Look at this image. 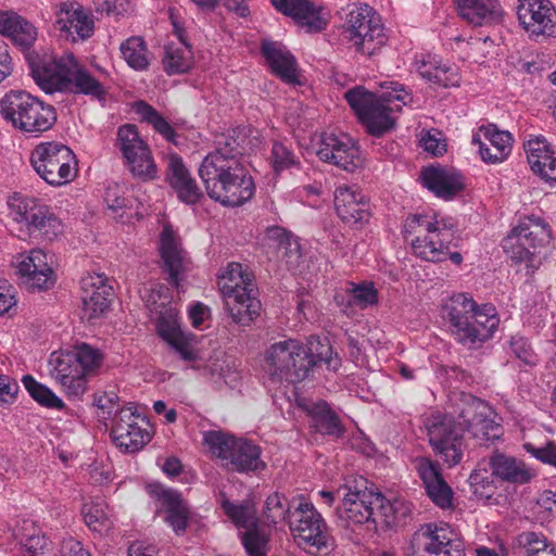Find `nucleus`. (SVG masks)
I'll return each mask as SVG.
<instances>
[{
    "label": "nucleus",
    "mask_w": 556,
    "mask_h": 556,
    "mask_svg": "<svg viewBox=\"0 0 556 556\" xmlns=\"http://www.w3.org/2000/svg\"><path fill=\"white\" fill-rule=\"evenodd\" d=\"M278 345L271 344L260 359V369L263 372L264 384L270 390L275 386L278 372Z\"/></svg>",
    "instance_id": "obj_58"
},
{
    "label": "nucleus",
    "mask_w": 556,
    "mask_h": 556,
    "mask_svg": "<svg viewBox=\"0 0 556 556\" xmlns=\"http://www.w3.org/2000/svg\"><path fill=\"white\" fill-rule=\"evenodd\" d=\"M479 136L472 138V143L479 146L482 160L486 163H501L511 151L513 138L508 131L498 130L494 125L482 126Z\"/></svg>",
    "instance_id": "obj_32"
},
{
    "label": "nucleus",
    "mask_w": 556,
    "mask_h": 556,
    "mask_svg": "<svg viewBox=\"0 0 556 556\" xmlns=\"http://www.w3.org/2000/svg\"><path fill=\"white\" fill-rule=\"evenodd\" d=\"M54 17L55 29L66 40H86L93 34V18L78 2L64 1L55 4Z\"/></svg>",
    "instance_id": "obj_24"
},
{
    "label": "nucleus",
    "mask_w": 556,
    "mask_h": 556,
    "mask_svg": "<svg viewBox=\"0 0 556 556\" xmlns=\"http://www.w3.org/2000/svg\"><path fill=\"white\" fill-rule=\"evenodd\" d=\"M170 18L179 42H170L165 46L163 66L165 72L169 75L182 74L191 68L192 52L190 47L185 41L182 28L174 20L173 15H170Z\"/></svg>",
    "instance_id": "obj_41"
},
{
    "label": "nucleus",
    "mask_w": 556,
    "mask_h": 556,
    "mask_svg": "<svg viewBox=\"0 0 556 556\" xmlns=\"http://www.w3.org/2000/svg\"><path fill=\"white\" fill-rule=\"evenodd\" d=\"M280 81L296 92L307 85V78L289 50L280 47Z\"/></svg>",
    "instance_id": "obj_52"
},
{
    "label": "nucleus",
    "mask_w": 556,
    "mask_h": 556,
    "mask_svg": "<svg viewBox=\"0 0 556 556\" xmlns=\"http://www.w3.org/2000/svg\"><path fill=\"white\" fill-rule=\"evenodd\" d=\"M81 515L85 523L94 532L108 531L113 525L110 509L105 501L100 497L86 502L81 508Z\"/></svg>",
    "instance_id": "obj_44"
},
{
    "label": "nucleus",
    "mask_w": 556,
    "mask_h": 556,
    "mask_svg": "<svg viewBox=\"0 0 556 556\" xmlns=\"http://www.w3.org/2000/svg\"><path fill=\"white\" fill-rule=\"evenodd\" d=\"M49 372L61 391L73 400H81L88 390V375L66 352H53L50 355Z\"/></svg>",
    "instance_id": "obj_22"
},
{
    "label": "nucleus",
    "mask_w": 556,
    "mask_h": 556,
    "mask_svg": "<svg viewBox=\"0 0 556 556\" xmlns=\"http://www.w3.org/2000/svg\"><path fill=\"white\" fill-rule=\"evenodd\" d=\"M94 404L101 412V418L111 424L118 412L123 409L119 405V397L114 391H104L94 394Z\"/></svg>",
    "instance_id": "obj_57"
},
{
    "label": "nucleus",
    "mask_w": 556,
    "mask_h": 556,
    "mask_svg": "<svg viewBox=\"0 0 556 556\" xmlns=\"http://www.w3.org/2000/svg\"><path fill=\"white\" fill-rule=\"evenodd\" d=\"M429 83L447 88L458 86L459 84V75L457 68L446 63H443L437 72H434L433 76L429 80Z\"/></svg>",
    "instance_id": "obj_61"
},
{
    "label": "nucleus",
    "mask_w": 556,
    "mask_h": 556,
    "mask_svg": "<svg viewBox=\"0 0 556 556\" xmlns=\"http://www.w3.org/2000/svg\"><path fill=\"white\" fill-rule=\"evenodd\" d=\"M514 354L526 364H534L535 356L523 338H514L510 342Z\"/></svg>",
    "instance_id": "obj_64"
},
{
    "label": "nucleus",
    "mask_w": 556,
    "mask_h": 556,
    "mask_svg": "<svg viewBox=\"0 0 556 556\" xmlns=\"http://www.w3.org/2000/svg\"><path fill=\"white\" fill-rule=\"evenodd\" d=\"M381 501H375L374 507L376 514V523L379 521L387 526L394 525V501H388L381 493L377 492Z\"/></svg>",
    "instance_id": "obj_63"
},
{
    "label": "nucleus",
    "mask_w": 556,
    "mask_h": 556,
    "mask_svg": "<svg viewBox=\"0 0 556 556\" xmlns=\"http://www.w3.org/2000/svg\"><path fill=\"white\" fill-rule=\"evenodd\" d=\"M111 437L115 445L125 452H137L151 440L149 421L134 403H127L111 424Z\"/></svg>",
    "instance_id": "obj_17"
},
{
    "label": "nucleus",
    "mask_w": 556,
    "mask_h": 556,
    "mask_svg": "<svg viewBox=\"0 0 556 556\" xmlns=\"http://www.w3.org/2000/svg\"><path fill=\"white\" fill-rule=\"evenodd\" d=\"M147 491L154 502L157 511L164 514L165 522L176 534L185 532L188 526L190 509L181 495L160 483H150Z\"/></svg>",
    "instance_id": "obj_26"
},
{
    "label": "nucleus",
    "mask_w": 556,
    "mask_h": 556,
    "mask_svg": "<svg viewBox=\"0 0 556 556\" xmlns=\"http://www.w3.org/2000/svg\"><path fill=\"white\" fill-rule=\"evenodd\" d=\"M442 317L454 340L468 350H478L494 334L500 319L491 304L478 305L467 293H456L442 306Z\"/></svg>",
    "instance_id": "obj_3"
},
{
    "label": "nucleus",
    "mask_w": 556,
    "mask_h": 556,
    "mask_svg": "<svg viewBox=\"0 0 556 556\" xmlns=\"http://www.w3.org/2000/svg\"><path fill=\"white\" fill-rule=\"evenodd\" d=\"M424 186L444 200L454 198L464 189L462 176L443 167H428L421 172Z\"/></svg>",
    "instance_id": "obj_38"
},
{
    "label": "nucleus",
    "mask_w": 556,
    "mask_h": 556,
    "mask_svg": "<svg viewBox=\"0 0 556 556\" xmlns=\"http://www.w3.org/2000/svg\"><path fill=\"white\" fill-rule=\"evenodd\" d=\"M462 18L473 26L498 23L503 10L497 0H455Z\"/></svg>",
    "instance_id": "obj_39"
},
{
    "label": "nucleus",
    "mask_w": 556,
    "mask_h": 556,
    "mask_svg": "<svg viewBox=\"0 0 556 556\" xmlns=\"http://www.w3.org/2000/svg\"><path fill=\"white\" fill-rule=\"evenodd\" d=\"M66 353L75 359V363L81 367L88 377L98 372L104 359L101 350L85 342L76 343Z\"/></svg>",
    "instance_id": "obj_51"
},
{
    "label": "nucleus",
    "mask_w": 556,
    "mask_h": 556,
    "mask_svg": "<svg viewBox=\"0 0 556 556\" xmlns=\"http://www.w3.org/2000/svg\"><path fill=\"white\" fill-rule=\"evenodd\" d=\"M14 534L29 556H36L42 553L48 546V539L31 520H23L22 523L17 526Z\"/></svg>",
    "instance_id": "obj_50"
},
{
    "label": "nucleus",
    "mask_w": 556,
    "mask_h": 556,
    "mask_svg": "<svg viewBox=\"0 0 556 556\" xmlns=\"http://www.w3.org/2000/svg\"><path fill=\"white\" fill-rule=\"evenodd\" d=\"M338 152L336 153L334 164L337 167L354 172L364 164L359 148L356 141L345 132H339Z\"/></svg>",
    "instance_id": "obj_45"
},
{
    "label": "nucleus",
    "mask_w": 556,
    "mask_h": 556,
    "mask_svg": "<svg viewBox=\"0 0 556 556\" xmlns=\"http://www.w3.org/2000/svg\"><path fill=\"white\" fill-rule=\"evenodd\" d=\"M442 64L443 63L440 59L431 54H420L419 56H416L415 60L416 71L420 77L427 81L431 79L434 72H437Z\"/></svg>",
    "instance_id": "obj_62"
},
{
    "label": "nucleus",
    "mask_w": 556,
    "mask_h": 556,
    "mask_svg": "<svg viewBox=\"0 0 556 556\" xmlns=\"http://www.w3.org/2000/svg\"><path fill=\"white\" fill-rule=\"evenodd\" d=\"M414 466L421 479L428 496L441 508L453 504V491L443 479L437 464L428 457H416Z\"/></svg>",
    "instance_id": "obj_29"
},
{
    "label": "nucleus",
    "mask_w": 556,
    "mask_h": 556,
    "mask_svg": "<svg viewBox=\"0 0 556 556\" xmlns=\"http://www.w3.org/2000/svg\"><path fill=\"white\" fill-rule=\"evenodd\" d=\"M216 144L202 161L199 176L211 199L226 206L242 205L254 194L253 179L238 157L233 138L222 135Z\"/></svg>",
    "instance_id": "obj_1"
},
{
    "label": "nucleus",
    "mask_w": 556,
    "mask_h": 556,
    "mask_svg": "<svg viewBox=\"0 0 556 556\" xmlns=\"http://www.w3.org/2000/svg\"><path fill=\"white\" fill-rule=\"evenodd\" d=\"M293 543L311 555H326L334 546V539L326 520L302 494L286 498L282 515Z\"/></svg>",
    "instance_id": "obj_5"
},
{
    "label": "nucleus",
    "mask_w": 556,
    "mask_h": 556,
    "mask_svg": "<svg viewBox=\"0 0 556 556\" xmlns=\"http://www.w3.org/2000/svg\"><path fill=\"white\" fill-rule=\"evenodd\" d=\"M121 54L127 65L135 71L148 70L151 61V53L146 41L139 36H132L119 46Z\"/></svg>",
    "instance_id": "obj_43"
},
{
    "label": "nucleus",
    "mask_w": 556,
    "mask_h": 556,
    "mask_svg": "<svg viewBox=\"0 0 556 556\" xmlns=\"http://www.w3.org/2000/svg\"><path fill=\"white\" fill-rule=\"evenodd\" d=\"M551 240V228L542 218L528 216L504 240V250L516 264L525 263L528 274L538 268L539 249Z\"/></svg>",
    "instance_id": "obj_10"
},
{
    "label": "nucleus",
    "mask_w": 556,
    "mask_h": 556,
    "mask_svg": "<svg viewBox=\"0 0 556 556\" xmlns=\"http://www.w3.org/2000/svg\"><path fill=\"white\" fill-rule=\"evenodd\" d=\"M519 545L525 549L526 556H541L542 552L556 548L554 544L548 543L543 534L528 531L518 536Z\"/></svg>",
    "instance_id": "obj_56"
},
{
    "label": "nucleus",
    "mask_w": 556,
    "mask_h": 556,
    "mask_svg": "<svg viewBox=\"0 0 556 556\" xmlns=\"http://www.w3.org/2000/svg\"><path fill=\"white\" fill-rule=\"evenodd\" d=\"M280 13L291 17L306 33H319L327 26L320 10L307 0H280Z\"/></svg>",
    "instance_id": "obj_36"
},
{
    "label": "nucleus",
    "mask_w": 556,
    "mask_h": 556,
    "mask_svg": "<svg viewBox=\"0 0 556 556\" xmlns=\"http://www.w3.org/2000/svg\"><path fill=\"white\" fill-rule=\"evenodd\" d=\"M428 441L437 456L448 466L460 463L463 457L464 427L451 415L433 414L425 422Z\"/></svg>",
    "instance_id": "obj_14"
},
{
    "label": "nucleus",
    "mask_w": 556,
    "mask_h": 556,
    "mask_svg": "<svg viewBox=\"0 0 556 556\" xmlns=\"http://www.w3.org/2000/svg\"><path fill=\"white\" fill-rule=\"evenodd\" d=\"M410 547L414 554L427 553L433 556H464L462 541L444 523L421 525L412 536Z\"/></svg>",
    "instance_id": "obj_19"
},
{
    "label": "nucleus",
    "mask_w": 556,
    "mask_h": 556,
    "mask_svg": "<svg viewBox=\"0 0 556 556\" xmlns=\"http://www.w3.org/2000/svg\"><path fill=\"white\" fill-rule=\"evenodd\" d=\"M134 111L139 117L152 125L153 128L161 134L166 140L173 141L175 137V130L169 123L159 114V112L143 101L135 102Z\"/></svg>",
    "instance_id": "obj_54"
},
{
    "label": "nucleus",
    "mask_w": 556,
    "mask_h": 556,
    "mask_svg": "<svg viewBox=\"0 0 556 556\" xmlns=\"http://www.w3.org/2000/svg\"><path fill=\"white\" fill-rule=\"evenodd\" d=\"M157 250L161 268L167 275V280L178 288L191 263L179 235L168 224L162 228Z\"/></svg>",
    "instance_id": "obj_23"
},
{
    "label": "nucleus",
    "mask_w": 556,
    "mask_h": 556,
    "mask_svg": "<svg viewBox=\"0 0 556 556\" xmlns=\"http://www.w3.org/2000/svg\"><path fill=\"white\" fill-rule=\"evenodd\" d=\"M75 66L76 59L71 53L60 56L45 55L31 64V74L36 84L46 93L65 92Z\"/></svg>",
    "instance_id": "obj_21"
},
{
    "label": "nucleus",
    "mask_w": 556,
    "mask_h": 556,
    "mask_svg": "<svg viewBox=\"0 0 556 556\" xmlns=\"http://www.w3.org/2000/svg\"><path fill=\"white\" fill-rule=\"evenodd\" d=\"M65 92L84 93L97 99H103L105 89L100 81H98L87 71L80 68L76 61L75 72L71 75L70 84Z\"/></svg>",
    "instance_id": "obj_49"
},
{
    "label": "nucleus",
    "mask_w": 556,
    "mask_h": 556,
    "mask_svg": "<svg viewBox=\"0 0 556 556\" xmlns=\"http://www.w3.org/2000/svg\"><path fill=\"white\" fill-rule=\"evenodd\" d=\"M336 304L346 316H354L357 311L366 309L378 303V291L372 282H349L345 293L334 296Z\"/></svg>",
    "instance_id": "obj_34"
},
{
    "label": "nucleus",
    "mask_w": 556,
    "mask_h": 556,
    "mask_svg": "<svg viewBox=\"0 0 556 556\" xmlns=\"http://www.w3.org/2000/svg\"><path fill=\"white\" fill-rule=\"evenodd\" d=\"M0 33L24 48L30 47L37 39L35 26L12 11L0 10Z\"/></svg>",
    "instance_id": "obj_42"
},
{
    "label": "nucleus",
    "mask_w": 556,
    "mask_h": 556,
    "mask_svg": "<svg viewBox=\"0 0 556 556\" xmlns=\"http://www.w3.org/2000/svg\"><path fill=\"white\" fill-rule=\"evenodd\" d=\"M296 404L300 408L307 413L312 419V427L321 434L339 438L344 433L337 414L330 408L325 401L312 402L305 397L296 396Z\"/></svg>",
    "instance_id": "obj_35"
},
{
    "label": "nucleus",
    "mask_w": 556,
    "mask_h": 556,
    "mask_svg": "<svg viewBox=\"0 0 556 556\" xmlns=\"http://www.w3.org/2000/svg\"><path fill=\"white\" fill-rule=\"evenodd\" d=\"M29 395L41 406L54 409H63L65 404L50 388L39 383L33 376L26 375L22 379Z\"/></svg>",
    "instance_id": "obj_53"
},
{
    "label": "nucleus",
    "mask_w": 556,
    "mask_h": 556,
    "mask_svg": "<svg viewBox=\"0 0 556 556\" xmlns=\"http://www.w3.org/2000/svg\"><path fill=\"white\" fill-rule=\"evenodd\" d=\"M522 447L527 453L533 456L539 462L556 468V442L547 441L542 446H535L531 442H525Z\"/></svg>",
    "instance_id": "obj_60"
},
{
    "label": "nucleus",
    "mask_w": 556,
    "mask_h": 556,
    "mask_svg": "<svg viewBox=\"0 0 556 556\" xmlns=\"http://www.w3.org/2000/svg\"><path fill=\"white\" fill-rule=\"evenodd\" d=\"M338 140L339 132H323L316 146L317 156L324 162L334 164Z\"/></svg>",
    "instance_id": "obj_59"
},
{
    "label": "nucleus",
    "mask_w": 556,
    "mask_h": 556,
    "mask_svg": "<svg viewBox=\"0 0 556 556\" xmlns=\"http://www.w3.org/2000/svg\"><path fill=\"white\" fill-rule=\"evenodd\" d=\"M229 464L240 472L253 471L261 465L260 450L252 442L238 438Z\"/></svg>",
    "instance_id": "obj_47"
},
{
    "label": "nucleus",
    "mask_w": 556,
    "mask_h": 556,
    "mask_svg": "<svg viewBox=\"0 0 556 556\" xmlns=\"http://www.w3.org/2000/svg\"><path fill=\"white\" fill-rule=\"evenodd\" d=\"M492 476L513 484H526L535 477V471L523 460L496 453L490 459Z\"/></svg>",
    "instance_id": "obj_40"
},
{
    "label": "nucleus",
    "mask_w": 556,
    "mask_h": 556,
    "mask_svg": "<svg viewBox=\"0 0 556 556\" xmlns=\"http://www.w3.org/2000/svg\"><path fill=\"white\" fill-rule=\"evenodd\" d=\"M7 207L13 222L30 235H38L51 241L63 231L61 220L51 208L35 198L14 193L8 198Z\"/></svg>",
    "instance_id": "obj_12"
},
{
    "label": "nucleus",
    "mask_w": 556,
    "mask_h": 556,
    "mask_svg": "<svg viewBox=\"0 0 556 556\" xmlns=\"http://www.w3.org/2000/svg\"><path fill=\"white\" fill-rule=\"evenodd\" d=\"M222 507L230 520L240 529L243 546L249 556H264L267 539L256 526L255 508L251 503L235 504L228 500L222 502Z\"/></svg>",
    "instance_id": "obj_25"
},
{
    "label": "nucleus",
    "mask_w": 556,
    "mask_h": 556,
    "mask_svg": "<svg viewBox=\"0 0 556 556\" xmlns=\"http://www.w3.org/2000/svg\"><path fill=\"white\" fill-rule=\"evenodd\" d=\"M0 114L14 129L27 134L47 131L56 122L52 105L24 90H10L0 99Z\"/></svg>",
    "instance_id": "obj_7"
},
{
    "label": "nucleus",
    "mask_w": 556,
    "mask_h": 556,
    "mask_svg": "<svg viewBox=\"0 0 556 556\" xmlns=\"http://www.w3.org/2000/svg\"><path fill=\"white\" fill-rule=\"evenodd\" d=\"M167 177L181 202L194 204L199 201L202 192L177 154L167 156Z\"/></svg>",
    "instance_id": "obj_37"
},
{
    "label": "nucleus",
    "mask_w": 556,
    "mask_h": 556,
    "mask_svg": "<svg viewBox=\"0 0 556 556\" xmlns=\"http://www.w3.org/2000/svg\"><path fill=\"white\" fill-rule=\"evenodd\" d=\"M17 275L23 285L31 290H48L56 281L53 258L41 249L18 253L14 258Z\"/></svg>",
    "instance_id": "obj_20"
},
{
    "label": "nucleus",
    "mask_w": 556,
    "mask_h": 556,
    "mask_svg": "<svg viewBox=\"0 0 556 556\" xmlns=\"http://www.w3.org/2000/svg\"><path fill=\"white\" fill-rule=\"evenodd\" d=\"M459 424L480 444L494 442L503 434L497 415L482 400L465 395L458 414Z\"/></svg>",
    "instance_id": "obj_18"
},
{
    "label": "nucleus",
    "mask_w": 556,
    "mask_h": 556,
    "mask_svg": "<svg viewBox=\"0 0 556 556\" xmlns=\"http://www.w3.org/2000/svg\"><path fill=\"white\" fill-rule=\"evenodd\" d=\"M113 296L112 287L104 276L88 274L81 279V314L83 318L93 320L104 315Z\"/></svg>",
    "instance_id": "obj_28"
},
{
    "label": "nucleus",
    "mask_w": 556,
    "mask_h": 556,
    "mask_svg": "<svg viewBox=\"0 0 556 556\" xmlns=\"http://www.w3.org/2000/svg\"><path fill=\"white\" fill-rule=\"evenodd\" d=\"M103 203L111 216L122 223H126L131 215V199L125 197V190L118 184L108 185Z\"/></svg>",
    "instance_id": "obj_46"
},
{
    "label": "nucleus",
    "mask_w": 556,
    "mask_h": 556,
    "mask_svg": "<svg viewBox=\"0 0 556 556\" xmlns=\"http://www.w3.org/2000/svg\"><path fill=\"white\" fill-rule=\"evenodd\" d=\"M308 249L302 244L301 239L280 228V269L283 268L291 275H304L311 270Z\"/></svg>",
    "instance_id": "obj_31"
},
{
    "label": "nucleus",
    "mask_w": 556,
    "mask_h": 556,
    "mask_svg": "<svg viewBox=\"0 0 556 556\" xmlns=\"http://www.w3.org/2000/svg\"><path fill=\"white\" fill-rule=\"evenodd\" d=\"M517 15L522 27L532 35L556 34V10L551 0H519Z\"/></svg>",
    "instance_id": "obj_27"
},
{
    "label": "nucleus",
    "mask_w": 556,
    "mask_h": 556,
    "mask_svg": "<svg viewBox=\"0 0 556 556\" xmlns=\"http://www.w3.org/2000/svg\"><path fill=\"white\" fill-rule=\"evenodd\" d=\"M115 147L135 178L149 181L157 177L152 152L135 125L125 124L117 129Z\"/></svg>",
    "instance_id": "obj_16"
},
{
    "label": "nucleus",
    "mask_w": 556,
    "mask_h": 556,
    "mask_svg": "<svg viewBox=\"0 0 556 556\" xmlns=\"http://www.w3.org/2000/svg\"><path fill=\"white\" fill-rule=\"evenodd\" d=\"M30 164L36 174L53 187L71 182L78 173L75 153L67 146L55 141L38 143L30 153Z\"/></svg>",
    "instance_id": "obj_11"
},
{
    "label": "nucleus",
    "mask_w": 556,
    "mask_h": 556,
    "mask_svg": "<svg viewBox=\"0 0 556 556\" xmlns=\"http://www.w3.org/2000/svg\"><path fill=\"white\" fill-rule=\"evenodd\" d=\"M367 484L368 481L361 476L345 478L344 483L337 489L338 496L342 498L340 518L355 525L376 523L374 503L381 500Z\"/></svg>",
    "instance_id": "obj_15"
},
{
    "label": "nucleus",
    "mask_w": 556,
    "mask_h": 556,
    "mask_svg": "<svg viewBox=\"0 0 556 556\" xmlns=\"http://www.w3.org/2000/svg\"><path fill=\"white\" fill-rule=\"evenodd\" d=\"M406 231L416 235L412 247L426 261L444 260L454 240L455 223L451 217L415 214L406 219Z\"/></svg>",
    "instance_id": "obj_9"
},
{
    "label": "nucleus",
    "mask_w": 556,
    "mask_h": 556,
    "mask_svg": "<svg viewBox=\"0 0 556 556\" xmlns=\"http://www.w3.org/2000/svg\"><path fill=\"white\" fill-rule=\"evenodd\" d=\"M344 99L364 124L368 134L381 137L392 130L395 125L391 113L400 112L413 98L401 84L391 81L388 86L382 87L379 94H374L358 86L348 90L344 93Z\"/></svg>",
    "instance_id": "obj_4"
},
{
    "label": "nucleus",
    "mask_w": 556,
    "mask_h": 556,
    "mask_svg": "<svg viewBox=\"0 0 556 556\" xmlns=\"http://www.w3.org/2000/svg\"><path fill=\"white\" fill-rule=\"evenodd\" d=\"M531 169L544 181L556 184V150L543 136L530 138L525 143Z\"/></svg>",
    "instance_id": "obj_30"
},
{
    "label": "nucleus",
    "mask_w": 556,
    "mask_h": 556,
    "mask_svg": "<svg viewBox=\"0 0 556 556\" xmlns=\"http://www.w3.org/2000/svg\"><path fill=\"white\" fill-rule=\"evenodd\" d=\"M280 372L292 383L308 378L318 363H325L327 368L337 371L341 366V359L333 353L328 341L301 343L296 340L280 342Z\"/></svg>",
    "instance_id": "obj_8"
},
{
    "label": "nucleus",
    "mask_w": 556,
    "mask_h": 556,
    "mask_svg": "<svg viewBox=\"0 0 556 556\" xmlns=\"http://www.w3.org/2000/svg\"><path fill=\"white\" fill-rule=\"evenodd\" d=\"M218 287L233 323L249 326L261 308L250 270L240 263H230L218 278Z\"/></svg>",
    "instance_id": "obj_6"
},
{
    "label": "nucleus",
    "mask_w": 556,
    "mask_h": 556,
    "mask_svg": "<svg viewBox=\"0 0 556 556\" xmlns=\"http://www.w3.org/2000/svg\"><path fill=\"white\" fill-rule=\"evenodd\" d=\"M238 438L220 430L203 432V444L212 456L230 462L232 451L236 448Z\"/></svg>",
    "instance_id": "obj_48"
},
{
    "label": "nucleus",
    "mask_w": 556,
    "mask_h": 556,
    "mask_svg": "<svg viewBox=\"0 0 556 556\" xmlns=\"http://www.w3.org/2000/svg\"><path fill=\"white\" fill-rule=\"evenodd\" d=\"M468 481L473 494L479 498L489 500L495 493L494 482L486 469H475Z\"/></svg>",
    "instance_id": "obj_55"
},
{
    "label": "nucleus",
    "mask_w": 556,
    "mask_h": 556,
    "mask_svg": "<svg viewBox=\"0 0 556 556\" xmlns=\"http://www.w3.org/2000/svg\"><path fill=\"white\" fill-rule=\"evenodd\" d=\"M345 34L355 50L366 56L376 54L388 41L383 25L367 4L350 11Z\"/></svg>",
    "instance_id": "obj_13"
},
{
    "label": "nucleus",
    "mask_w": 556,
    "mask_h": 556,
    "mask_svg": "<svg viewBox=\"0 0 556 556\" xmlns=\"http://www.w3.org/2000/svg\"><path fill=\"white\" fill-rule=\"evenodd\" d=\"M334 207L339 217L348 224L363 223L369 217L367 199L355 187L339 186L334 191Z\"/></svg>",
    "instance_id": "obj_33"
},
{
    "label": "nucleus",
    "mask_w": 556,
    "mask_h": 556,
    "mask_svg": "<svg viewBox=\"0 0 556 556\" xmlns=\"http://www.w3.org/2000/svg\"><path fill=\"white\" fill-rule=\"evenodd\" d=\"M147 306L155 320L157 334L178 355L188 368L217 372L215 364L211 365L203 351L201 341L181 328L178 309L167 295V289L159 286L147 298Z\"/></svg>",
    "instance_id": "obj_2"
}]
</instances>
